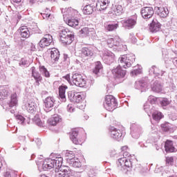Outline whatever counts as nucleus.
<instances>
[{
    "instance_id": "1",
    "label": "nucleus",
    "mask_w": 177,
    "mask_h": 177,
    "mask_svg": "<svg viewBox=\"0 0 177 177\" xmlns=\"http://www.w3.org/2000/svg\"><path fill=\"white\" fill-rule=\"evenodd\" d=\"M133 62H135V55H122L119 58V65L112 70V74L115 78H124L127 74V71L122 70V67L128 68L132 66Z\"/></svg>"
},
{
    "instance_id": "2",
    "label": "nucleus",
    "mask_w": 177,
    "mask_h": 177,
    "mask_svg": "<svg viewBox=\"0 0 177 177\" xmlns=\"http://www.w3.org/2000/svg\"><path fill=\"white\" fill-rule=\"evenodd\" d=\"M60 41L65 45H70L74 41V32L64 28L60 32Z\"/></svg>"
},
{
    "instance_id": "3",
    "label": "nucleus",
    "mask_w": 177,
    "mask_h": 177,
    "mask_svg": "<svg viewBox=\"0 0 177 177\" xmlns=\"http://www.w3.org/2000/svg\"><path fill=\"white\" fill-rule=\"evenodd\" d=\"M118 103L113 95H106L104 102V107L108 111H113L117 109Z\"/></svg>"
},
{
    "instance_id": "4",
    "label": "nucleus",
    "mask_w": 177,
    "mask_h": 177,
    "mask_svg": "<svg viewBox=\"0 0 177 177\" xmlns=\"http://www.w3.org/2000/svg\"><path fill=\"white\" fill-rule=\"evenodd\" d=\"M75 55L78 57H81L82 62H85V60L91 59L93 56V50L89 48L84 47L80 50H75Z\"/></svg>"
},
{
    "instance_id": "5",
    "label": "nucleus",
    "mask_w": 177,
    "mask_h": 177,
    "mask_svg": "<svg viewBox=\"0 0 177 177\" xmlns=\"http://www.w3.org/2000/svg\"><path fill=\"white\" fill-rule=\"evenodd\" d=\"M71 11L69 12V16H71V18L68 20V26L70 27H73V28H78L80 26V21H78V11L77 10L69 9Z\"/></svg>"
},
{
    "instance_id": "6",
    "label": "nucleus",
    "mask_w": 177,
    "mask_h": 177,
    "mask_svg": "<svg viewBox=\"0 0 177 177\" xmlns=\"http://www.w3.org/2000/svg\"><path fill=\"white\" fill-rule=\"evenodd\" d=\"M72 82L76 86H80V88H84L86 85V79L84 78L82 75L80 73H75L72 76Z\"/></svg>"
},
{
    "instance_id": "7",
    "label": "nucleus",
    "mask_w": 177,
    "mask_h": 177,
    "mask_svg": "<svg viewBox=\"0 0 177 177\" xmlns=\"http://www.w3.org/2000/svg\"><path fill=\"white\" fill-rule=\"evenodd\" d=\"M131 155L128 152L123 153V158H120L118 160V165H120L123 168H132V162L131 159H128L127 157H129Z\"/></svg>"
},
{
    "instance_id": "8",
    "label": "nucleus",
    "mask_w": 177,
    "mask_h": 177,
    "mask_svg": "<svg viewBox=\"0 0 177 177\" xmlns=\"http://www.w3.org/2000/svg\"><path fill=\"white\" fill-rule=\"evenodd\" d=\"M132 138L138 139L143 133V129L137 123H132L130 127Z\"/></svg>"
},
{
    "instance_id": "9",
    "label": "nucleus",
    "mask_w": 177,
    "mask_h": 177,
    "mask_svg": "<svg viewBox=\"0 0 177 177\" xmlns=\"http://www.w3.org/2000/svg\"><path fill=\"white\" fill-rule=\"evenodd\" d=\"M50 158H53V161H54V168L55 167V169H61L63 167V158L62 157V155L51 153Z\"/></svg>"
},
{
    "instance_id": "10",
    "label": "nucleus",
    "mask_w": 177,
    "mask_h": 177,
    "mask_svg": "<svg viewBox=\"0 0 177 177\" xmlns=\"http://www.w3.org/2000/svg\"><path fill=\"white\" fill-rule=\"evenodd\" d=\"M44 110L46 111V113H48V111H51L53 107L55 106V102L56 100L53 97H47L44 100Z\"/></svg>"
},
{
    "instance_id": "11",
    "label": "nucleus",
    "mask_w": 177,
    "mask_h": 177,
    "mask_svg": "<svg viewBox=\"0 0 177 177\" xmlns=\"http://www.w3.org/2000/svg\"><path fill=\"white\" fill-rule=\"evenodd\" d=\"M68 97L73 103H81L82 102V95H81V93L68 91Z\"/></svg>"
},
{
    "instance_id": "12",
    "label": "nucleus",
    "mask_w": 177,
    "mask_h": 177,
    "mask_svg": "<svg viewBox=\"0 0 177 177\" xmlns=\"http://www.w3.org/2000/svg\"><path fill=\"white\" fill-rule=\"evenodd\" d=\"M55 175L57 177H72L73 172L68 167L63 166L61 169H58Z\"/></svg>"
},
{
    "instance_id": "13",
    "label": "nucleus",
    "mask_w": 177,
    "mask_h": 177,
    "mask_svg": "<svg viewBox=\"0 0 177 177\" xmlns=\"http://www.w3.org/2000/svg\"><path fill=\"white\" fill-rule=\"evenodd\" d=\"M53 41V37L50 35H45L44 38H42L39 42V45L40 48H45L46 46H49L50 44Z\"/></svg>"
},
{
    "instance_id": "14",
    "label": "nucleus",
    "mask_w": 177,
    "mask_h": 177,
    "mask_svg": "<svg viewBox=\"0 0 177 177\" xmlns=\"http://www.w3.org/2000/svg\"><path fill=\"white\" fill-rule=\"evenodd\" d=\"M123 27L127 28L128 30H131L135 26H136V17H130L127 19H124L122 21Z\"/></svg>"
},
{
    "instance_id": "15",
    "label": "nucleus",
    "mask_w": 177,
    "mask_h": 177,
    "mask_svg": "<svg viewBox=\"0 0 177 177\" xmlns=\"http://www.w3.org/2000/svg\"><path fill=\"white\" fill-rule=\"evenodd\" d=\"M141 15L143 19H151L154 15V10L152 7H144L141 9Z\"/></svg>"
},
{
    "instance_id": "16",
    "label": "nucleus",
    "mask_w": 177,
    "mask_h": 177,
    "mask_svg": "<svg viewBox=\"0 0 177 177\" xmlns=\"http://www.w3.org/2000/svg\"><path fill=\"white\" fill-rule=\"evenodd\" d=\"M136 88L141 92H145V91H147V88H149V82L147 80L137 81L136 82Z\"/></svg>"
},
{
    "instance_id": "17",
    "label": "nucleus",
    "mask_w": 177,
    "mask_h": 177,
    "mask_svg": "<svg viewBox=\"0 0 177 177\" xmlns=\"http://www.w3.org/2000/svg\"><path fill=\"white\" fill-rule=\"evenodd\" d=\"M115 57V55L114 53H111L110 50L105 51L103 54V60L107 64H111V63H113L114 62V59Z\"/></svg>"
},
{
    "instance_id": "18",
    "label": "nucleus",
    "mask_w": 177,
    "mask_h": 177,
    "mask_svg": "<svg viewBox=\"0 0 177 177\" xmlns=\"http://www.w3.org/2000/svg\"><path fill=\"white\" fill-rule=\"evenodd\" d=\"M42 168L44 171H48V169H52L55 168V161L53 158L46 159L42 164Z\"/></svg>"
},
{
    "instance_id": "19",
    "label": "nucleus",
    "mask_w": 177,
    "mask_h": 177,
    "mask_svg": "<svg viewBox=\"0 0 177 177\" xmlns=\"http://www.w3.org/2000/svg\"><path fill=\"white\" fill-rule=\"evenodd\" d=\"M120 44L121 39L118 36H116L114 38H110L107 39V44L109 48H113V46H120Z\"/></svg>"
},
{
    "instance_id": "20",
    "label": "nucleus",
    "mask_w": 177,
    "mask_h": 177,
    "mask_svg": "<svg viewBox=\"0 0 177 177\" xmlns=\"http://www.w3.org/2000/svg\"><path fill=\"white\" fill-rule=\"evenodd\" d=\"M48 52L50 53V58L53 63H56V62H59V59L60 57V52L57 48H51L48 50Z\"/></svg>"
},
{
    "instance_id": "21",
    "label": "nucleus",
    "mask_w": 177,
    "mask_h": 177,
    "mask_svg": "<svg viewBox=\"0 0 177 177\" xmlns=\"http://www.w3.org/2000/svg\"><path fill=\"white\" fill-rule=\"evenodd\" d=\"M151 88L153 92L160 93L162 91L163 85L160 80H155L151 85Z\"/></svg>"
},
{
    "instance_id": "22",
    "label": "nucleus",
    "mask_w": 177,
    "mask_h": 177,
    "mask_svg": "<svg viewBox=\"0 0 177 177\" xmlns=\"http://www.w3.org/2000/svg\"><path fill=\"white\" fill-rule=\"evenodd\" d=\"M109 3H110V1L109 0H97L96 3L97 10L102 11L107 9Z\"/></svg>"
},
{
    "instance_id": "23",
    "label": "nucleus",
    "mask_w": 177,
    "mask_h": 177,
    "mask_svg": "<svg viewBox=\"0 0 177 177\" xmlns=\"http://www.w3.org/2000/svg\"><path fill=\"white\" fill-rule=\"evenodd\" d=\"M110 132H111V136L113 138V139H116V140H118L120 138H122V133H121V130L117 129L115 127H112L110 128Z\"/></svg>"
},
{
    "instance_id": "24",
    "label": "nucleus",
    "mask_w": 177,
    "mask_h": 177,
    "mask_svg": "<svg viewBox=\"0 0 177 177\" xmlns=\"http://www.w3.org/2000/svg\"><path fill=\"white\" fill-rule=\"evenodd\" d=\"M30 70L32 71V77H33V78L35 80L36 84H37V85H39V82H41L42 80V76H41L39 72L37 71V69H35V66H32Z\"/></svg>"
},
{
    "instance_id": "25",
    "label": "nucleus",
    "mask_w": 177,
    "mask_h": 177,
    "mask_svg": "<svg viewBox=\"0 0 177 177\" xmlns=\"http://www.w3.org/2000/svg\"><path fill=\"white\" fill-rule=\"evenodd\" d=\"M165 149L167 153H174L176 151V148L174 146V142L169 140H167L165 143Z\"/></svg>"
},
{
    "instance_id": "26",
    "label": "nucleus",
    "mask_w": 177,
    "mask_h": 177,
    "mask_svg": "<svg viewBox=\"0 0 177 177\" xmlns=\"http://www.w3.org/2000/svg\"><path fill=\"white\" fill-rule=\"evenodd\" d=\"M161 28V25L157 20H153L149 26V31L151 32H157L160 31V28Z\"/></svg>"
},
{
    "instance_id": "27",
    "label": "nucleus",
    "mask_w": 177,
    "mask_h": 177,
    "mask_svg": "<svg viewBox=\"0 0 177 177\" xmlns=\"http://www.w3.org/2000/svg\"><path fill=\"white\" fill-rule=\"evenodd\" d=\"M59 122H62V117L59 115H54L48 120V124L53 127H55Z\"/></svg>"
},
{
    "instance_id": "28",
    "label": "nucleus",
    "mask_w": 177,
    "mask_h": 177,
    "mask_svg": "<svg viewBox=\"0 0 177 177\" xmlns=\"http://www.w3.org/2000/svg\"><path fill=\"white\" fill-rule=\"evenodd\" d=\"M24 109L28 113H32L34 111H35V110H37V104H35V102H30L26 104Z\"/></svg>"
},
{
    "instance_id": "29",
    "label": "nucleus",
    "mask_w": 177,
    "mask_h": 177,
    "mask_svg": "<svg viewBox=\"0 0 177 177\" xmlns=\"http://www.w3.org/2000/svg\"><path fill=\"white\" fill-rule=\"evenodd\" d=\"M157 13L158 15L160 16V17H167L168 15H169V11L168 10V8L165 7H157Z\"/></svg>"
},
{
    "instance_id": "30",
    "label": "nucleus",
    "mask_w": 177,
    "mask_h": 177,
    "mask_svg": "<svg viewBox=\"0 0 177 177\" xmlns=\"http://www.w3.org/2000/svg\"><path fill=\"white\" fill-rule=\"evenodd\" d=\"M19 30L21 38L30 37V30H28V28H27V26H21Z\"/></svg>"
},
{
    "instance_id": "31",
    "label": "nucleus",
    "mask_w": 177,
    "mask_h": 177,
    "mask_svg": "<svg viewBox=\"0 0 177 177\" xmlns=\"http://www.w3.org/2000/svg\"><path fill=\"white\" fill-rule=\"evenodd\" d=\"M149 73H150V74H151V73H152L153 74L155 75V77H158V78H160V77H162V75H164V72L162 71H160L156 66H153L150 68Z\"/></svg>"
},
{
    "instance_id": "32",
    "label": "nucleus",
    "mask_w": 177,
    "mask_h": 177,
    "mask_svg": "<svg viewBox=\"0 0 177 177\" xmlns=\"http://www.w3.org/2000/svg\"><path fill=\"white\" fill-rule=\"evenodd\" d=\"M66 89H67V86H61L59 88V95L61 99V101L65 102L66 99Z\"/></svg>"
},
{
    "instance_id": "33",
    "label": "nucleus",
    "mask_w": 177,
    "mask_h": 177,
    "mask_svg": "<svg viewBox=\"0 0 177 177\" xmlns=\"http://www.w3.org/2000/svg\"><path fill=\"white\" fill-rule=\"evenodd\" d=\"M68 162L69 165L73 167V168H81V167H82V164L79 159L71 158Z\"/></svg>"
},
{
    "instance_id": "34",
    "label": "nucleus",
    "mask_w": 177,
    "mask_h": 177,
    "mask_svg": "<svg viewBox=\"0 0 177 177\" xmlns=\"http://www.w3.org/2000/svg\"><path fill=\"white\" fill-rule=\"evenodd\" d=\"M78 131L73 130L71 133L70 139L75 145H80V141L78 140Z\"/></svg>"
},
{
    "instance_id": "35",
    "label": "nucleus",
    "mask_w": 177,
    "mask_h": 177,
    "mask_svg": "<svg viewBox=\"0 0 177 177\" xmlns=\"http://www.w3.org/2000/svg\"><path fill=\"white\" fill-rule=\"evenodd\" d=\"M17 104V94L14 93L11 95L10 100L8 102V105L10 109H12V107H16Z\"/></svg>"
},
{
    "instance_id": "36",
    "label": "nucleus",
    "mask_w": 177,
    "mask_h": 177,
    "mask_svg": "<svg viewBox=\"0 0 177 177\" xmlns=\"http://www.w3.org/2000/svg\"><path fill=\"white\" fill-rule=\"evenodd\" d=\"M160 103L163 109H165V107L169 106L171 103H172V100L167 97H163L160 100Z\"/></svg>"
},
{
    "instance_id": "37",
    "label": "nucleus",
    "mask_w": 177,
    "mask_h": 177,
    "mask_svg": "<svg viewBox=\"0 0 177 177\" xmlns=\"http://www.w3.org/2000/svg\"><path fill=\"white\" fill-rule=\"evenodd\" d=\"M103 68V66H102V62H96L95 63V68L93 70V74H95V75H97L99 73H100V70Z\"/></svg>"
},
{
    "instance_id": "38",
    "label": "nucleus",
    "mask_w": 177,
    "mask_h": 177,
    "mask_svg": "<svg viewBox=\"0 0 177 177\" xmlns=\"http://www.w3.org/2000/svg\"><path fill=\"white\" fill-rule=\"evenodd\" d=\"M93 9L94 8L92 5H86L83 8V13L84 15H92V13H93Z\"/></svg>"
},
{
    "instance_id": "39",
    "label": "nucleus",
    "mask_w": 177,
    "mask_h": 177,
    "mask_svg": "<svg viewBox=\"0 0 177 177\" xmlns=\"http://www.w3.org/2000/svg\"><path fill=\"white\" fill-rule=\"evenodd\" d=\"M9 96V91L6 88L0 89V100H3Z\"/></svg>"
},
{
    "instance_id": "40",
    "label": "nucleus",
    "mask_w": 177,
    "mask_h": 177,
    "mask_svg": "<svg viewBox=\"0 0 177 177\" xmlns=\"http://www.w3.org/2000/svg\"><path fill=\"white\" fill-rule=\"evenodd\" d=\"M39 71H40L41 74H42V75H44L46 78H49V77H50V74L49 73V71H48V69H46V68H45V66H39Z\"/></svg>"
},
{
    "instance_id": "41",
    "label": "nucleus",
    "mask_w": 177,
    "mask_h": 177,
    "mask_svg": "<svg viewBox=\"0 0 177 177\" xmlns=\"http://www.w3.org/2000/svg\"><path fill=\"white\" fill-rule=\"evenodd\" d=\"M104 27L107 31H114L118 28V24H105Z\"/></svg>"
},
{
    "instance_id": "42",
    "label": "nucleus",
    "mask_w": 177,
    "mask_h": 177,
    "mask_svg": "<svg viewBox=\"0 0 177 177\" xmlns=\"http://www.w3.org/2000/svg\"><path fill=\"white\" fill-rule=\"evenodd\" d=\"M152 117L155 121H160L162 118V113L158 111H156L152 113Z\"/></svg>"
},
{
    "instance_id": "43",
    "label": "nucleus",
    "mask_w": 177,
    "mask_h": 177,
    "mask_svg": "<svg viewBox=\"0 0 177 177\" xmlns=\"http://www.w3.org/2000/svg\"><path fill=\"white\" fill-rule=\"evenodd\" d=\"M16 120L17 121V122L19 124H20L21 125H26V118H24V117H23V115H18L16 116Z\"/></svg>"
},
{
    "instance_id": "44",
    "label": "nucleus",
    "mask_w": 177,
    "mask_h": 177,
    "mask_svg": "<svg viewBox=\"0 0 177 177\" xmlns=\"http://www.w3.org/2000/svg\"><path fill=\"white\" fill-rule=\"evenodd\" d=\"M144 110L147 113L149 117H150V114H151V109L149 103L147 102L144 104Z\"/></svg>"
},
{
    "instance_id": "45",
    "label": "nucleus",
    "mask_w": 177,
    "mask_h": 177,
    "mask_svg": "<svg viewBox=\"0 0 177 177\" xmlns=\"http://www.w3.org/2000/svg\"><path fill=\"white\" fill-rule=\"evenodd\" d=\"M4 177H17V174L13 170H9L5 173Z\"/></svg>"
},
{
    "instance_id": "46",
    "label": "nucleus",
    "mask_w": 177,
    "mask_h": 177,
    "mask_svg": "<svg viewBox=\"0 0 177 177\" xmlns=\"http://www.w3.org/2000/svg\"><path fill=\"white\" fill-rule=\"evenodd\" d=\"M142 73V69L139 68V69H135L134 71L131 72V75L133 77H135L136 75H139V74Z\"/></svg>"
},
{
    "instance_id": "47",
    "label": "nucleus",
    "mask_w": 177,
    "mask_h": 177,
    "mask_svg": "<svg viewBox=\"0 0 177 177\" xmlns=\"http://www.w3.org/2000/svg\"><path fill=\"white\" fill-rule=\"evenodd\" d=\"M115 13H116V15H121V13H122V6H117L115 8Z\"/></svg>"
},
{
    "instance_id": "48",
    "label": "nucleus",
    "mask_w": 177,
    "mask_h": 177,
    "mask_svg": "<svg viewBox=\"0 0 177 177\" xmlns=\"http://www.w3.org/2000/svg\"><path fill=\"white\" fill-rule=\"evenodd\" d=\"M88 175L89 177H95L97 175V173L96 172V170L90 169L88 171Z\"/></svg>"
},
{
    "instance_id": "49",
    "label": "nucleus",
    "mask_w": 177,
    "mask_h": 177,
    "mask_svg": "<svg viewBox=\"0 0 177 177\" xmlns=\"http://www.w3.org/2000/svg\"><path fill=\"white\" fill-rule=\"evenodd\" d=\"M166 163L168 164V165H174V157L166 158Z\"/></svg>"
},
{
    "instance_id": "50",
    "label": "nucleus",
    "mask_w": 177,
    "mask_h": 177,
    "mask_svg": "<svg viewBox=\"0 0 177 177\" xmlns=\"http://www.w3.org/2000/svg\"><path fill=\"white\" fill-rule=\"evenodd\" d=\"M80 33L83 35H88L89 34V28H84L80 30Z\"/></svg>"
},
{
    "instance_id": "51",
    "label": "nucleus",
    "mask_w": 177,
    "mask_h": 177,
    "mask_svg": "<svg viewBox=\"0 0 177 177\" xmlns=\"http://www.w3.org/2000/svg\"><path fill=\"white\" fill-rule=\"evenodd\" d=\"M64 80H66L67 82H68L69 84H72L73 80L71 77H70V74H67L66 75L63 77Z\"/></svg>"
},
{
    "instance_id": "52",
    "label": "nucleus",
    "mask_w": 177,
    "mask_h": 177,
    "mask_svg": "<svg viewBox=\"0 0 177 177\" xmlns=\"http://www.w3.org/2000/svg\"><path fill=\"white\" fill-rule=\"evenodd\" d=\"M19 66H27V59L22 58L19 63Z\"/></svg>"
},
{
    "instance_id": "53",
    "label": "nucleus",
    "mask_w": 177,
    "mask_h": 177,
    "mask_svg": "<svg viewBox=\"0 0 177 177\" xmlns=\"http://www.w3.org/2000/svg\"><path fill=\"white\" fill-rule=\"evenodd\" d=\"M41 16H42L43 19H52V15L48 14V13L41 14Z\"/></svg>"
},
{
    "instance_id": "54",
    "label": "nucleus",
    "mask_w": 177,
    "mask_h": 177,
    "mask_svg": "<svg viewBox=\"0 0 177 177\" xmlns=\"http://www.w3.org/2000/svg\"><path fill=\"white\" fill-rule=\"evenodd\" d=\"M162 129L165 132H168L169 131V127H168V124H162Z\"/></svg>"
},
{
    "instance_id": "55",
    "label": "nucleus",
    "mask_w": 177,
    "mask_h": 177,
    "mask_svg": "<svg viewBox=\"0 0 177 177\" xmlns=\"http://www.w3.org/2000/svg\"><path fill=\"white\" fill-rule=\"evenodd\" d=\"M129 38L133 42H136V37H135V34L133 32L129 34Z\"/></svg>"
},
{
    "instance_id": "56",
    "label": "nucleus",
    "mask_w": 177,
    "mask_h": 177,
    "mask_svg": "<svg viewBox=\"0 0 177 177\" xmlns=\"http://www.w3.org/2000/svg\"><path fill=\"white\" fill-rule=\"evenodd\" d=\"M122 151H124L123 153H127V150H128V146H124L121 148Z\"/></svg>"
},
{
    "instance_id": "57",
    "label": "nucleus",
    "mask_w": 177,
    "mask_h": 177,
    "mask_svg": "<svg viewBox=\"0 0 177 177\" xmlns=\"http://www.w3.org/2000/svg\"><path fill=\"white\" fill-rule=\"evenodd\" d=\"M68 111L71 113L72 111H74V109H73V107H71V106L68 105Z\"/></svg>"
},
{
    "instance_id": "58",
    "label": "nucleus",
    "mask_w": 177,
    "mask_h": 177,
    "mask_svg": "<svg viewBox=\"0 0 177 177\" xmlns=\"http://www.w3.org/2000/svg\"><path fill=\"white\" fill-rule=\"evenodd\" d=\"M148 100H153V102H155L156 99L154 98V96L150 95L148 98Z\"/></svg>"
},
{
    "instance_id": "59",
    "label": "nucleus",
    "mask_w": 177,
    "mask_h": 177,
    "mask_svg": "<svg viewBox=\"0 0 177 177\" xmlns=\"http://www.w3.org/2000/svg\"><path fill=\"white\" fill-rule=\"evenodd\" d=\"M37 146H41V142L40 139H37Z\"/></svg>"
},
{
    "instance_id": "60",
    "label": "nucleus",
    "mask_w": 177,
    "mask_h": 177,
    "mask_svg": "<svg viewBox=\"0 0 177 177\" xmlns=\"http://www.w3.org/2000/svg\"><path fill=\"white\" fill-rule=\"evenodd\" d=\"M173 63L174 64L176 65L177 64V57H174L173 59Z\"/></svg>"
},
{
    "instance_id": "61",
    "label": "nucleus",
    "mask_w": 177,
    "mask_h": 177,
    "mask_svg": "<svg viewBox=\"0 0 177 177\" xmlns=\"http://www.w3.org/2000/svg\"><path fill=\"white\" fill-rule=\"evenodd\" d=\"M13 2H15V3H20V2H21V0H13Z\"/></svg>"
},
{
    "instance_id": "62",
    "label": "nucleus",
    "mask_w": 177,
    "mask_h": 177,
    "mask_svg": "<svg viewBox=\"0 0 177 177\" xmlns=\"http://www.w3.org/2000/svg\"><path fill=\"white\" fill-rule=\"evenodd\" d=\"M41 95H48V91H43L41 92Z\"/></svg>"
},
{
    "instance_id": "63",
    "label": "nucleus",
    "mask_w": 177,
    "mask_h": 177,
    "mask_svg": "<svg viewBox=\"0 0 177 177\" xmlns=\"http://www.w3.org/2000/svg\"><path fill=\"white\" fill-rule=\"evenodd\" d=\"M17 19H18V20H20L21 19V15H20V14H17Z\"/></svg>"
},
{
    "instance_id": "64",
    "label": "nucleus",
    "mask_w": 177,
    "mask_h": 177,
    "mask_svg": "<svg viewBox=\"0 0 177 177\" xmlns=\"http://www.w3.org/2000/svg\"><path fill=\"white\" fill-rule=\"evenodd\" d=\"M68 154H73V151L66 152V156H68Z\"/></svg>"
}]
</instances>
